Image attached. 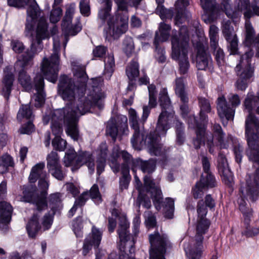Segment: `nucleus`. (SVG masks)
I'll return each mask as SVG.
<instances>
[{
  "mask_svg": "<svg viewBox=\"0 0 259 259\" xmlns=\"http://www.w3.org/2000/svg\"><path fill=\"white\" fill-rule=\"evenodd\" d=\"M189 5L188 0H177L175 3L176 15L175 17V23L177 25L183 23L189 16L186 10V7Z\"/></svg>",
  "mask_w": 259,
  "mask_h": 259,
  "instance_id": "393cba45",
  "label": "nucleus"
},
{
  "mask_svg": "<svg viewBox=\"0 0 259 259\" xmlns=\"http://www.w3.org/2000/svg\"><path fill=\"white\" fill-rule=\"evenodd\" d=\"M246 189L245 192L242 189H240L242 196L245 193L251 201H255L258 199L259 193V174L258 168L254 174L250 175L246 180Z\"/></svg>",
  "mask_w": 259,
  "mask_h": 259,
  "instance_id": "f3484780",
  "label": "nucleus"
},
{
  "mask_svg": "<svg viewBox=\"0 0 259 259\" xmlns=\"http://www.w3.org/2000/svg\"><path fill=\"white\" fill-rule=\"evenodd\" d=\"M76 168L78 169L85 164L88 168L90 174H93L95 171V163L92 155L88 152H82L76 154L75 160Z\"/></svg>",
  "mask_w": 259,
  "mask_h": 259,
  "instance_id": "a878e982",
  "label": "nucleus"
},
{
  "mask_svg": "<svg viewBox=\"0 0 259 259\" xmlns=\"http://www.w3.org/2000/svg\"><path fill=\"white\" fill-rule=\"evenodd\" d=\"M118 10L114 15H111L112 0H102V6L98 14V26L103 27V33L106 38H118L128 28V5L126 0H114Z\"/></svg>",
  "mask_w": 259,
  "mask_h": 259,
  "instance_id": "f03ea898",
  "label": "nucleus"
},
{
  "mask_svg": "<svg viewBox=\"0 0 259 259\" xmlns=\"http://www.w3.org/2000/svg\"><path fill=\"white\" fill-rule=\"evenodd\" d=\"M174 33V30L171 37V57L174 60L179 61L180 73L185 74L190 66L187 56L189 40L188 28L185 26L181 27L179 36Z\"/></svg>",
  "mask_w": 259,
  "mask_h": 259,
  "instance_id": "6e6552de",
  "label": "nucleus"
},
{
  "mask_svg": "<svg viewBox=\"0 0 259 259\" xmlns=\"http://www.w3.org/2000/svg\"><path fill=\"white\" fill-rule=\"evenodd\" d=\"M118 119H120L121 121L120 124L118 123L117 125L113 120H109L108 122L106 127L107 135H109L114 142L115 141L118 133L119 131L124 132L127 128V117L125 116L121 115L118 117Z\"/></svg>",
  "mask_w": 259,
  "mask_h": 259,
  "instance_id": "b1692460",
  "label": "nucleus"
},
{
  "mask_svg": "<svg viewBox=\"0 0 259 259\" xmlns=\"http://www.w3.org/2000/svg\"><path fill=\"white\" fill-rule=\"evenodd\" d=\"M159 102L162 110H173L166 89H162L159 93Z\"/></svg>",
  "mask_w": 259,
  "mask_h": 259,
  "instance_id": "a19ab883",
  "label": "nucleus"
},
{
  "mask_svg": "<svg viewBox=\"0 0 259 259\" xmlns=\"http://www.w3.org/2000/svg\"><path fill=\"white\" fill-rule=\"evenodd\" d=\"M137 201L140 205H142L146 208H149L151 206L150 200L143 194L142 192H140V193L139 194Z\"/></svg>",
  "mask_w": 259,
  "mask_h": 259,
  "instance_id": "0e129e2a",
  "label": "nucleus"
},
{
  "mask_svg": "<svg viewBox=\"0 0 259 259\" xmlns=\"http://www.w3.org/2000/svg\"><path fill=\"white\" fill-rule=\"evenodd\" d=\"M258 100V96L249 93L244 102L249 112L245 120V136L249 147L247 155L249 160L256 165L259 164V120L252 112L257 105Z\"/></svg>",
  "mask_w": 259,
  "mask_h": 259,
  "instance_id": "7ed1b4c3",
  "label": "nucleus"
},
{
  "mask_svg": "<svg viewBox=\"0 0 259 259\" xmlns=\"http://www.w3.org/2000/svg\"><path fill=\"white\" fill-rule=\"evenodd\" d=\"M7 2L9 6L19 8L28 6L26 28V34L29 35L32 27V24L29 23V21L31 23L41 13L35 0H7Z\"/></svg>",
  "mask_w": 259,
  "mask_h": 259,
  "instance_id": "ddd939ff",
  "label": "nucleus"
},
{
  "mask_svg": "<svg viewBox=\"0 0 259 259\" xmlns=\"http://www.w3.org/2000/svg\"><path fill=\"white\" fill-rule=\"evenodd\" d=\"M172 123L175 124V128L177 134V142L181 145L184 141V126L182 122H180L175 116V112L173 110H162L160 114L155 131L153 133H150L155 138L157 137L158 139V144H161L163 147L164 146L160 143V137L164 136L167 130L170 128ZM164 148L166 150V155L164 157L160 156L161 160H165L167 157V153L168 148Z\"/></svg>",
  "mask_w": 259,
  "mask_h": 259,
  "instance_id": "0eeeda50",
  "label": "nucleus"
},
{
  "mask_svg": "<svg viewBox=\"0 0 259 259\" xmlns=\"http://www.w3.org/2000/svg\"><path fill=\"white\" fill-rule=\"evenodd\" d=\"M12 157L8 154H5L0 157V172L6 171L9 166L13 165Z\"/></svg>",
  "mask_w": 259,
  "mask_h": 259,
  "instance_id": "3c124183",
  "label": "nucleus"
},
{
  "mask_svg": "<svg viewBox=\"0 0 259 259\" xmlns=\"http://www.w3.org/2000/svg\"><path fill=\"white\" fill-rule=\"evenodd\" d=\"M102 231L95 226H93L92 232L84 240L83 245L82 253L84 255L91 250L94 246L98 247L100 243L102 237Z\"/></svg>",
  "mask_w": 259,
  "mask_h": 259,
  "instance_id": "412c9836",
  "label": "nucleus"
},
{
  "mask_svg": "<svg viewBox=\"0 0 259 259\" xmlns=\"http://www.w3.org/2000/svg\"><path fill=\"white\" fill-rule=\"evenodd\" d=\"M159 102L162 110H173L166 89H162L159 93Z\"/></svg>",
  "mask_w": 259,
  "mask_h": 259,
  "instance_id": "79ce46f5",
  "label": "nucleus"
},
{
  "mask_svg": "<svg viewBox=\"0 0 259 259\" xmlns=\"http://www.w3.org/2000/svg\"><path fill=\"white\" fill-rule=\"evenodd\" d=\"M129 121L131 126L134 130V134L131 139L133 147L141 150L143 146H147L149 153L151 155L164 157L166 150L161 144H158V139L155 138L150 133L147 134L144 130L143 123L140 125L136 111L130 109L128 111Z\"/></svg>",
  "mask_w": 259,
  "mask_h": 259,
  "instance_id": "20e7f679",
  "label": "nucleus"
},
{
  "mask_svg": "<svg viewBox=\"0 0 259 259\" xmlns=\"http://www.w3.org/2000/svg\"><path fill=\"white\" fill-rule=\"evenodd\" d=\"M22 191V194L19 195L17 197L19 201L35 204L38 211H40L47 207L46 199L39 197L36 186H23Z\"/></svg>",
  "mask_w": 259,
  "mask_h": 259,
  "instance_id": "2eb2a0df",
  "label": "nucleus"
},
{
  "mask_svg": "<svg viewBox=\"0 0 259 259\" xmlns=\"http://www.w3.org/2000/svg\"><path fill=\"white\" fill-rule=\"evenodd\" d=\"M171 27L169 25L164 23H160L158 31L155 33L154 44L157 49V46L159 42L165 41L168 40L169 36V31Z\"/></svg>",
  "mask_w": 259,
  "mask_h": 259,
  "instance_id": "72a5a7b5",
  "label": "nucleus"
},
{
  "mask_svg": "<svg viewBox=\"0 0 259 259\" xmlns=\"http://www.w3.org/2000/svg\"><path fill=\"white\" fill-rule=\"evenodd\" d=\"M133 164L140 169L144 173H152L154 171L156 167V162L152 159L148 160L137 159L133 162Z\"/></svg>",
  "mask_w": 259,
  "mask_h": 259,
  "instance_id": "c9c22d12",
  "label": "nucleus"
},
{
  "mask_svg": "<svg viewBox=\"0 0 259 259\" xmlns=\"http://www.w3.org/2000/svg\"><path fill=\"white\" fill-rule=\"evenodd\" d=\"M106 148L103 151H101V154L99 155L97 160V173L98 175L104 170L106 165V158L107 153L106 152Z\"/></svg>",
  "mask_w": 259,
  "mask_h": 259,
  "instance_id": "8fccbe9b",
  "label": "nucleus"
},
{
  "mask_svg": "<svg viewBox=\"0 0 259 259\" xmlns=\"http://www.w3.org/2000/svg\"><path fill=\"white\" fill-rule=\"evenodd\" d=\"M126 73L130 80H133L138 77L139 74L138 62L135 61H132L126 68Z\"/></svg>",
  "mask_w": 259,
  "mask_h": 259,
  "instance_id": "de8ad7c7",
  "label": "nucleus"
},
{
  "mask_svg": "<svg viewBox=\"0 0 259 259\" xmlns=\"http://www.w3.org/2000/svg\"><path fill=\"white\" fill-rule=\"evenodd\" d=\"M233 27L231 26V22L230 20L223 23L222 31L227 40H229L231 37L235 35L233 34Z\"/></svg>",
  "mask_w": 259,
  "mask_h": 259,
  "instance_id": "4d7b16f0",
  "label": "nucleus"
},
{
  "mask_svg": "<svg viewBox=\"0 0 259 259\" xmlns=\"http://www.w3.org/2000/svg\"><path fill=\"white\" fill-rule=\"evenodd\" d=\"M5 71V74L2 83V94L6 99H8L11 94L13 82L14 81V75L13 73Z\"/></svg>",
  "mask_w": 259,
  "mask_h": 259,
  "instance_id": "7c9ffc66",
  "label": "nucleus"
},
{
  "mask_svg": "<svg viewBox=\"0 0 259 259\" xmlns=\"http://www.w3.org/2000/svg\"><path fill=\"white\" fill-rule=\"evenodd\" d=\"M175 91L176 95L180 99L182 103H188L189 98L186 92V85L183 77L175 80Z\"/></svg>",
  "mask_w": 259,
  "mask_h": 259,
  "instance_id": "473e14b6",
  "label": "nucleus"
},
{
  "mask_svg": "<svg viewBox=\"0 0 259 259\" xmlns=\"http://www.w3.org/2000/svg\"><path fill=\"white\" fill-rule=\"evenodd\" d=\"M238 203L239 204L240 210L241 211L245 217L244 221L247 223L248 218L251 215V211L249 208L247 207V203L242 196L238 199Z\"/></svg>",
  "mask_w": 259,
  "mask_h": 259,
  "instance_id": "864d4df0",
  "label": "nucleus"
},
{
  "mask_svg": "<svg viewBox=\"0 0 259 259\" xmlns=\"http://www.w3.org/2000/svg\"><path fill=\"white\" fill-rule=\"evenodd\" d=\"M145 216L147 226L151 228L155 227L156 224L155 217L149 211L145 212Z\"/></svg>",
  "mask_w": 259,
  "mask_h": 259,
  "instance_id": "338daca9",
  "label": "nucleus"
},
{
  "mask_svg": "<svg viewBox=\"0 0 259 259\" xmlns=\"http://www.w3.org/2000/svg\"><path fill=\"white\" fill-rule=\"evenodd\" d=\"M218 28L214 26L211 25L209 28V38L210 47H215L216 45L218 44Z\"/></svg>",
  "mask_w": 259,
  "mask_h": 259,
  "instance_id": "5fc2aeb1",
  "label": "nucleus"
},
{
  "mask_svg": "<svg viewBox=\"0 0 259 259\" xmlns=\"http://www.w3.org/2000/svg\"><path fill=\"white\" fill-rule=\"evenodd\" d=\"M213 51V55L215 56L216 61L219 66L224 64V53L223 50L219 47L218 44L215 47H210Z\"/></svg>",
  "mask_w": 259,
  "mask_h": 259,
  "instance_id": "6e6d98bb",
  "label": "nucleus"
},
{
  "mask_svg": "<svg viewBox=\"0 0 259 259\" xmlns=\"http://www.w3.org/2000/svg\"><path fill=\"white\" fill-rule=\"evenodd\" d=\"M208 179L209 181H207L202 176L200 181L195 184L192 191L194 198L197 199L201 198L207 188H212L215 186V180L213 176H208Z\"/></svg>",
  "mask_w": 259,
  "mask_h": 259,
  "instance_id": "4be33fe9",
  "label": "nucleus"
},
{
  "mask_svg": "<svg viewBox=\"0 0 259 259\" xmlns=\"http://www.w3.org/2000/svg\"><path fill=\"white\" fill-rule=\"evenodd\" d=\"M50 120L51 121V119H50ZM63 123L66 126V130H67V125L64 122L63 119L62 120L60 124V128L62 130L61 132H60L59 134H55L53 131V129H52L53 134L56 136L55 138L52 141V145L54 147L55 149H56L57 150L59 151H64L67 145V142L65 140H63L60 137V135L62 133L63 130L62 128V126ZM51 127H52V122H51Z\"/></svg>",
  "mask_w": 259,
  "mask_h": 259,
  "instance_id": "58836bf2",
  "label": "nucleus"
},
{
  "mask_svg": "<svg viewBox=\"0 0 259 259\" xmlns=\"http://www.w3.org/2000/svg\"><path fill=\"white\" fill-rule=\"evenodd\" d=\"M105 63V75L110 77L114 70L115 66L114 58L113 55H109L104 60Z\"/></svg>",
  "mask_w": 259,
  "mask_h": 259,
  "instance_id": "09e8293b",
  "label": "nucleus"
},
{
  "mask_svg": "<svg viewBox=\"0 0 259 259\" xmlns=\"http://www.w3.org/2000/svg\"><path fill=\"white\" fill-rule=\"evenodd\" d=\"M22 58L20 60H19L15 64V68H18V67H21L22 68V70L20 71L18 75V82L21 85V86L23 88V89L26 91H30L32 88V84L31 83V80L30 76L27 73V72L23 69L24 68L28 66H31L33 64V61H32V64L28 65L25 67H23L21 65L16 66L17 63L18 61H21Z\"/></svg>",
  "mask_w": 259,
  "mask_h": 259,
  "instance_id": "2f4dec72",
  "label": "nucleus"
},
{
  "mask_svg": "<svg viewBox=\"0 0 259 259\" xmlns=\"http://www.w3.org/2000/svg\"><path fill=\"white\" fill-rule=\"evenodd\" d=\"M34 83L36 91V93L34 96L35 102L34 105L35 107H38L41 106L45 102V95L43 91L44 81L41 75L37 74L36 75L34 78Z\"/></svg>",
  "mask_w": 259,
  "mask_h": 259,
  "instance_id": "cd10ccee",
  "label": "nucleus"
},
{
  "mask_svg": "<svg viewBox=\"0 0 259 259\" xmlns=\"http://www.w3.org/2000/svg\"><path fill=\"white\" fill-rule=\"evenodd\" d=\"M33 116L32 112L28 104L22 105L20 108L18 114L17 119L21 121L23 119H30Z\"/></svg>",
  "mask_w": 259,
  "mask_h": 259,
  "instance_id": "49530a36",
  "label": "nucleus"
},
{
  "mask_svg": "<svg viewBox=\"0 0 259 259\" xmlns=\"http://www.w3.org/2000/svg\"><path fill=\"white\" fill-rule=\"evenodd\" d=\"M61 195L60 193H56L51 194L49 197L50 205L52 213L50 214L49 213L46 214L44 217L41 224L44 228V230L49 229L51 227L53 223V215L61 208Z\"/></svg>",
  "mask_w": 259,
  "mask_h": 259,
  "instance_id": "a211bd4d",
  "label": "nucleus"
},
{
  "mask_svg": "<svg viewBox=\"0 0 259 259\" xmlns=\"http://www.w3.org/2000/svg\"><path fill=\"white\" fill-rule=\"evenodd\" d=\"M74 76L77 78L75 83L66 76L61 77L58 84V93L62 99L70 103L62 109L54 110L50 115L43 118V122L47 124L51 119L52 128L55 134L61 132L60 124L63 119L67 125L66 133L74 141L80 138L77 126L78 118L89 112L91 107H102L100 101L105 98L101 89V83L97 79L92 80V84L86 89L88 76L85 67L78 61L71 63Z\"/></svg>",
  "mask_w": 259,
  "mask_h": 259,
  "instance_id": "f257e3e1",
  "label": "nucleus"
},
{
  "mask_svg": "<svg viewBox=\"0 0 259 259\" xmlns=\"http://www.w3.org/2000/svg\"><path fill=\"white\" fill-rule=\"evenodd\" d=\"M222 9L225 12L226 15L230 18H237L238 14L237 12H234L230 5V0H222Z\"/></svg>",
  "mask_w": 259,
  "mask_h": 259,
  "instance_id": "603ef678",
  "label": "nucleus"
},
{
  "mask_svg": "<svg viewBox=\"0 0 259 259\" xmlns=\"http://www.w3.org/2000/svg\"><path fill=\"white\" fill-rule=\"evenodd\" d=\"M123 50L127 56H130L134 52V44L131 37H126L123 42Z\"/></svg>",
  "mask_w": 259,
  "mask_h": 259,
  "instance_id": "13d9d810",
  "label": "nucleus"
},
{
  "mask_svg": "<svg viewBox=\"0 0 259 259\" xmlns=\"http://www.w3.org/2000/svg\"><path fill=\"white\" fill-rule=\"evenodd\" d=\"M212 63L210 54L203 47L198 49L196 56V67L199 70H205L211 66Z\"/></svg>",
  "mask_w": 259,
  "mask_h": 259,
  "instance_id": "bb28decb",
  "label": "nucleus"
},
{
  "mask_svg": "<svg viewBox=\"0 0 259 259\" xmlns=\"http://www.w3.org/2000/svg\"><path fill=\"white\" fill-rule=\"evenodd\" d=\"M245 44L248 47L255 46L258 49L259 45V37L255 36L254 30L250 21L246 20L245 24Z\"/></svg>",
  "mask_w": 259,
  "mask_h": 259,
  "instance_id": "c85d7f7f",
  "label": "nucleus"
},
{
  "mask_svg": "<svg viewBox=\"0 0 259 259\" xmlns=\"http://www.w3.org/2000/svg\"><path fill=\"white\" fill-rule=\"evenodd\" d=\"M39 211L34 213L26 226V229L29 236L32 238L35 236L36 233L40 229L41 226L39 222L40 217Z\"/></svg>",
  "mask_w": 259,
  "mask_h": 259,
  "instance_id": "f704fd0d",
  "label": "nucleus"
},
{
  "mask_svg": "<svg viewBox=\"0 0 259 259\" xmlns=\"http://www.w3.org/2000/svg\"><path fill=\"white\" fill-rule=\"evenodd\" d=\"M59 65V56L57 49L54 48V52L50 60L45 57L42 60L41 70L46 79L53 83L57 81Z\"/></svg>",
  "mask_w": 259,
  "mask_h": 259,
  "instance_id": "4468645a",
  "label": "nucleus"
},
{
  "mask_svg": "<svg viewBox=\"0 0 259 259\" xmlns=\"http://www.w3.org/2000/svg\"><path fill=\"white\" fill-rule=\"evenodd\" d=\"M202 123H199L198 121L196 119V117L193 115H190L188 119V124L189 127L192 128H195L196 131L198 130L199 127H206L203 122Z\"/></svg>",
  "mask_w": 259,
  "mask_h": 259,
  "instance_id": "052dcab7",
  "label": "nucleus"
},
{
  "mask_svg": "<svg viewBox=\"0 0 259 259\" xmlns=\"http://www.w3.org/2000/svg\"><path fill=\"white\" fill-rule=\"evenodd\" d=\"M73 230L77 237L82 236V225L81 221H74L72 222Z\"/></svg>",
  "mask_w": 259,
  "mask_h": 259,
  "instance_id": "69168bd1",
  "label": "nucleus"
},
{
  "mask_svg": "<svg viewBox=\"0 0 259 259\" xmlns=\"http://www.w3.org/2000/svg\"><path fill=\"white\" fill-rule=\"evenodd\" d=\"M12 210V207L9 203L5 201L0 202V228L2 226L7 227V224L11 220Z\"/></svg>",
  "mask_w": 259,
  "mask_h": 259,
  "instance_id": "c756f323",
  "label": "nucleus"
},
{
  "mask_svg": "<svg viewBox=\"0 0 259 259\" xmlns=\"http://www.w3.org/2000/svg\"><path fill=\"white\" fill-rule=\"evenodd\" d=\"M219 172L226 184H230L233 181V174L230 170L225 156L220 152L218 158L217 164Z\"/></svg>",
  "mask_w": 259,
  "mask_h": 259,
  "instance_id": "5701e85b",
  "label": "nucleus"
},
{
  "mask_svg": "<svg viewBox=\"0 0 259 259\" xmlns=\"http://www.w3.org/2000/svg\"><path fill=\"white\" fill-rule=\"evenodd\" d=\"M75 9V4L74 3L66 6L65 15L62 24V26L63 29H69L71 28L72 20Z\"/></svg>",
  "mask_w": 259,
  "mask_h": 259,
  "instance_id": "ea45409f",
  "label": "nucleus"
},
{
  "mask_svg": "<svg viewBox=\"0 0 259 259\" xmlns=\"http://www.w3.org/2000/svg\"><path fill=\"white\" fill-rule=\"evenodd\" d=\"M76 153L74 150H69L64 156L63 162L65 166H72V170L74 171L76 168Z\"/></svg>",
  "mask_w": 259,
  "mask_h": 259,
  "instance_id": "37998d69",
  "label": "nucleus"
},
{
  "mask_svg": "<svg viewBox=\"0 0 259 259\" xmlns=\"http://www.w3.org/2000/svg\"><path fill=\"white\" fill-rule=\"evenodd\" d=\"M45 165L44 162H40L32 167L28 178L30 183H35L38 179L46 177L47 174L44 170Z\"/></svg>",
  "mask_w": 259,
  "mask_h": 259,
  "instance_id": "e433bc0d",
  "label": "nucleus"
},
{
  "mask_svg": "<svg viewBox=\"0 0 259 259\" xmlns=\"http://www.w3.org/2000/svg\"><path fill=\"white\" fill-rule=\"evenodd\" d=\"M197 211L198 220L196 226V234L195 242L191 246L189 242L184 243V249L189 259H200L202 252L203 240V234H205L209 226V221L205 218L207 209L203 205V200L197 203Z\"/></svg>",
  "mask_w": 259,
  "mask_h": 259,
  "instance_id": "423d86ee",
  "label": "nucleus"
},
{
  "mask_svg": "<svg viewBox=\"0 0 259 259\" xmlns=\"http://www.w3.org/2000/svg\"><path fill=\"white\" fill-rule=\"evenodd\" d=\"M40 15V14L31 22L32 27L29 35L26 34V28L25 27L26 36L31 38V45L22 55V60L18 62L16 64L17 66L20 65L25 67L31 64L34 57L43 49L42 40L50 37L48 23L45 18L43 17H40L38 20L34 34L33 33L34 21ZM29 23H31L30 21H29Z\"/></svg>",
  "mask_w": 259,
  "mask_h": 259,
  "instance_id": "39448f33",
  "label": "nucleus"
},
{
  "mask_svg": "<svg viewBox=\"0 0 259 259\" xmlns=\"http://www.w3.org/2000/svg\"><path fill=\"white\" fill-rule=\"evenodd\" d=\"M111 214L112 217L117 218L119 221V228L117 230L120 239L119 258L134 259L135 242L128 233L130 224L125 214L115 208L112 210Z\"/></svg>",
  "mask_w": 259,
  "mask_h": 259,
  "instance_id": "1a4fd4ad",
  "label": "nucleus"
},
{
  "mask_svg": "<svg viewBox=\"0 0 259 259\" xmlns=\"http://www.w3.org/2000/svg\"><path fill=\"white\" fill-rule=\"evenodd\" d=\"M205 131L206 127H199L198 130L196 131V137L193 141L195 149H199L204 144V140H206Z\"/></svg>",
  "mask_w": 259,
  "mask_h": 259,
  "instance_id": "a18cd8bd",
  "label": "nucleus"
},
{
  "mask_svg": "<svg viewBox=\"0 0 259 259\" xmlns=\"http://www.w3.org/2000/svg\"><path fill=\"white\" fill-rule=\"evenodd\" d=\"M253 55L251 50L246 52L241 57L240 62L236 67V72L239 76L237 80L235 86L238 90L244 91L247 87V79L250 78L253 74V70L249 65V59Z\"/></svg>",
  "mask_w": 259,
  "mask_h": 259,
  "instance_id": "f8f14e48",
  "label": "nucleus"
},
{
  "mask_svg": "<svg viewBox=\"0 0 259 259\" xmlns=\"http://www.w3.org/2000/svg\"><path fill=\"white\" fill-rule=\"evenodd\" d=\"M144 182L147 191L151 194L156 209L158 210L161 208L160 204H161L165 217L167 219H172L175 209L174 199L168 197L163 201L161 190L157 186L155 185L150 176H146L144 177Z\"/></svg>",
  "mask_w": 259,
  "mask_h": 259,
  "instance_id": "9d476101",
  "label": "nucleus"
},
{
  "mask_svg": "<svg viewBox=\"0 0 259 259\" xmlns=\"http://www.w3.org/2000/svg\"><path fill=\"white\" fill-rule=\"evenodd\" d=\"M202 8L206 11L214 13L215 11V0H200Z\"/></svg>",
  "mask_w": 259,
  "mask_h": 259,
  "instance_id": "bf43d9fd",
  "label": "nucleus"
},
{
  "mask_svg": "<svg viewBox=\"0 0 259 259\" xmlns=\"http://www.w3.org/2000/svg\"><path fill=\"white\" fill-rule=\"evenodd\" d=\"M79 8L82 15L88 16L90 14L89 0H81L79 3Z\"/></svg>",
  "mask_w": 259,
  "mask_h": 259,
  "instance_id": "e2e57ef3",
  "label": "nucleus"
},
{
  "mask_svg": "<svg viewBox=\"0 0 259 259\" xmlns=\"http://www.w3.org/2000/svg\"><path fill=\"white\" fill-rule=\"evenodd\" d=\"M11 47L15 53L18 54L22 53L24 49L23 43L18 40H12Z\"/></svg>",
  "mask_w": 259,
  "mask_h": 259,
  "instance_id": "774afa93",
  "label": "nucleus"
},
{
  "mask_svg": "<svg viewBox=\"0 0 259 259\" xmlns=\"http://www.w3.org/2000/svg\"><path fill=\"white\" fill-rule=\"evenodd\" d=\"M217 109L218 114L224 125L227 124L228 120L233 119L235 109L229 106L224 97L218 98Z\"/></svg>",
  "mask_w": 259,
  "mask_h": 259,
  "instance_id": "6ab92c4d",
  "label": "nucleus"
},
{
  "mask_svg": "<svg viewBox=\"0 0 259 259\" xmlns=\"http://www.w3.org/2000/svg\"><path fill=\"white\" fill-rule=\"evenodd\" d=\"M164 1V0H156L157 4L156 12L162 19H171L172 17V11L170 9L167 10L164 8L162 5Z\"/></svg>",
  "mask_w": 259,
  "mask_h": 259,
  "instance_id": "c03bdc74",
  "label": "nucleus"
},
{
  "mask_svg": "<svg viewBox=\"0 0 259 259\" xmlns=\"http://www.w3.org/2000/svg\"><path fill=\"white\" fill-rule=\"evenodd\" d=\"M199 104L200 108L199 113L200 120L203 122H207L208 116L206 113L211 111V107L209 102L205 98H199Z\"/></svg>",
  "mask_w": 259,
  "mask_h": 259,
  "instance_id": "4c0bfd02",
  "label": "nucleus"
},
{
  "mask_svg": "<svg viewBox=\"0 0 259 259\" xmlns=\"http://www.w3.org/2000/svg\"><path fill=\"white\" fill-rule=\"evenodd\" d=\"M62 10L60 8L53 9L51 12L50 20L51 22L56 23L58 22L62 15Z\"/></svg>",
  "mask_w": 259,
  "mask_h": 259,
  "instance_id": "680f3d73",
  "label": "nucleus"
},
{
  "mask_svg": "<svg viewBox=\"0 0 259 259\" xmlns=\"http://www.w3.org/2000/svg\"><path fill=\"white\" fill-rule=\"evenodd\" d=\"M211 130L213 134H206V144L209 152L213 154L218 146L220 148H227V145L224 143V138L225 135L221 126L218 123L212 125Z\"/></svg>",
  "mask_w": 259,
  "mask_h": 259,
  "instance_id": "dca6fc26",
  "label": "nucleus"
},
{
  "mask_svg": "<svg viewBox=\"0 0 259 259\" xmlns=\"http://www.w3.org/2000/svg\"><path fill=\"white\" fill-rule=\"evenodd\" d=\"M47 161V168L51 175L58 180H62L64 175L61 170L58 153L56 152L52 151L48 155Z\"/></svg>",
  "mask_w": 259,
  "mask_h": 259,
  "instance_id": "aec40b11",
  "label": "nucleus"
},
{
  "mask_svg": "<svg viewBox=\"0 0 259 259\" xmlns=\"http://www.w3.org/2000/svg\"><path fill=\"white\" fill-rule=\"evenodd\" d=\"M149 240L150 244V259H166L165 254L171 247L167 236L155 232L149 235Z\"/></svg>",
  "mask_w": 259,
  "mask_h": 259,
  "instance_id": "9b49d317",
  "label": "nucleus"
}]
</instances>
